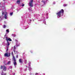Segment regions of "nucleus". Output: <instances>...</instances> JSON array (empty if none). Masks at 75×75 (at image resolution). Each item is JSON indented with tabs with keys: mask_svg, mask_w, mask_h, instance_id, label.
I'll return each mask as SVG.
<instances>
[{
	"mask_svg": "<svg viewBox=\"0 0 75 75\" xmlns=\"http://www.w3.org/2000/svg\"><path fill=\"white\" fill-rule=\"evenodd\" d=\"M64 10L62 9L60 11L57 13V18H59V17H61V16H62L63 14H64Z\"/></svg>",
	"mask_w": 75,
	"mask_h": 75,
	"instance_id": "nucleus-1",
	"label": "nucleus"
},
{
	"mask_svg": "<svg viewBox=\"0 0 75 75\" xmlns=\"http://www.w3.org/2000/svg\"><path fill=\"white\" fill-rule=\"evenodd\" d=\"M6 40L7 41V43H6L7 45H9L10 43H9V42H8V41H11V39L10 38H8L7 37H6Z\"/></svg>",
	"mask_w": 75,
	"mask_h": 75,
	"instance_id": "nucleus-2",
	"label": "nucleus"
},
{
	"mask_svg": "<svg viewBox=\"0 0 75 75\" xmlns=\"http://www.w3.org/2000/svg\"><path fill=\"white\" fill-rule=\"evenodd\" d=\"M2 14L3 16L4 14L5 18V19H7V12H6V11L4 12H3V11H2Z\"/></svg>",
	"mask_w": 75,
	"mask_h": 75,
	"instance_id": "nucleus-3",
	"label": "nucleus"
},
{
	"mask_svg": "<svg viewBox=\"0 0 75 75\" xmlns=\"http://www.w3.org/2000/svg\"><path fill=\"white\" fill-rule=\"evenodd\" d=\"M13 60L14 61L13 64L16 67V65H17V62H16V60L15 57L13 56Z\"/></svg>",
	"mask_w": 75,
	"mask_h": 75,
	"instance_id": "nucleus-4",
	"label": "nucleus"
},
{
	"mask_svg": "<svg viewBox=\"0 0 75 75\" xmlns=\"http://www.w3.org/2000/svg\"><path fill=\"white\" fill-rule=\"evenodd\" d=\"M33 0H31L30 2L28 3V4H29V6H30V7L33 6Z\"/></svg>",
	"mask_w": 75,
	"mask_h": 75,
	"instance_id": "nucleus-5",
	"label": "nucleus"
},
{
	"mask_svg": "<svg viewBox=\"0 0 75 75\" xmlns=\"http://www.w3.org/2000/svg\"><path fill=\"white\" fill-rule=\"evenodd\" d=\"M3 69L4 71H6L7 70V67L5 66L4 65L1 66V69Z\"/></svg>",
	"mask_w": 75,
	"mask_h": 75,
	"instance_id": "nucleus-6",
	"label": "nucleus"
},
{
	"mask_svg": "<svg viewBox=\"0 0 75 75\" xmlns=\"http://www.w3.org/2000/svg\"><path fill=\"white\" fill-rule=\"evenodd\" d=\"M5 57H9L10 56V53H6L4 54Z\"/></svg>",
	"mask_w": 75,
	"mask_h": 75,
	"instance_id": "nucleus-7",
	"label": "nucleus"
},
{
	"mask_svg": "<svg viewBox=\"0 0 75 75\" xmlns=\"http://www.w3.org/2000/svg\"><path fill=\"white\" fill-rule=\"evenodd\" d=\"M30 64H31V63L29 62L28 64V66H29V68L30 70H31V68L30 67Z\"/></svg>",
	"mask_w": 75,
	"mask_h": 75,
	"instance_id": "nucleus-8",
	"label": "nucleus"
},
{
	"mask_svg": "<svg viewBox=\"0 0 75 75\" xmlns=\"http://www.w3.org/2000/svg\"><path fill=\"white\" fill-rule=\"evenodd\" d=\"M19 61L20 63H23V60L22 59H19Z\"/></svg>",
	"mask_w": 75,
	"mask_h": 75,
	"instance_id": "nucleus-9",
	"label": "nucleus"
},
{
	"mask_svg": "<svg viewBox=\"0 0 75 75\" xmlns=\"http://www.w3.org/2000/svg\"><path fill=\"white\" fill-rule=\"evenodd\" d=\"M7 46H6V51H7L8 50V48H9V45H7Z\"/></svg>",
	"mask_w": 75,
	"mask_h": 75,
	"instance_id": "nucleus-10",
	"label": "nucleus"
},
{
	"mask_svg": "<svg viewBox=\"0 0 75 75\" xmlns=\"http://www.w3.org/2000/svg\"><path fill=\"white\" fill-rule=\"evenodd\" d=\"M17 4H20V0H18V1H17Z\"/></svg>",
	"mask_w": 75,
	"mask_h": 75,
	"instance_id": "nucleus-11",
	"label": "nucleus"
},
{
	"mask_svg": "<svg viewBox=\"0 0 75 75\" xmlns=\"http://www.w3.org/2000/svg\"><path fill=\"white\" fill-rule=\"evenodd\" d=\"M13 48H14L13 51H14V52H16V46H15Z\"/></svg>",
	"mask_w": 75,
	"mask_h": 75,
	"instance_id": "nucleus-12",
	"label": "nucleus"
},
{
	"mask_svg": "<svg viewBox=\"0 0 75 75\" xmlns=\"http://www.w3.org/2000/svg\"><path fill=\"white\" fill-rule=\"evenodd\" d=\"M11 64V61H10L8 62V63H7V64L8 65H10Z\"/></svg>",
	"mask_w": 75,
	"mask_h": 75,
	"instance_id": "nucleus-13",
	"label": "nucleus"
},
{
	"mask_svg": "<svg viewBox=\"0 0 75 75\" xmlns=\"http://www.w3.org/2000/svg\"><path fill=\"white\" fill-rule=\"evenodd\" d=\"M2 71V73L1 74L2 75H6V74L4 73H3V71Z\"/></svg>",
	"mask_w": 75,
	"mask_h": 75,
	"instance_id": "nucleus-14",
	"label": "nucleus"
},
{
	"mask_svg": "<svg viewBox=\"0 0 75 75\" xmlns=\"http://www.w3.org/2000/svg\"><path fill=\"white\" fill-rule=\"evenodd\" d=\"M42 4H45V2L44 1H42Z\"/></svg>",
	"mask_w": 75,
	"mask_h": 75,
	"instance_id": "nucleus-15",
	"label": "nucleus"
},
{
	"mask_svg": "<svg viewBox=\"0 0 75 75\" xmlns=\"http://www.w3.org/2000/svg\"><path fill=\"white\" fill-rule=\"evenodd\" d=\"M35 75H41V74H40V73H36L35 74Z\"/></svg>",
	"mask_w": 75,
	"mask_h": 75,
	"instance_id": "nucleus-16",
	"label": "nucleus"
},
{
	"mask_svg": "<svg viewBox=\"0 0 75 75\" xmlns=\"http://www.w3.org/2000/svg\"><path fill=\"white\" fill-rule=\"evenodd\" d=\"M6 31L7 33H8L9 32V30H8V29L6 30Z\"/></svg>",
	"mask_w": 75,
	"mask_h": 75,
	"instance_id": "nucleus-17",
	"label": "nucleus"
},
{
	"mask_svg": "<svg viewBox=\"0 0 75 75\" xmlns=\"http://www.w3.org/2000/svg\"><path fill=\"white\" fill-rule=\"evenodd\" d=\"M11 54L13 56V57H14V54H13V52H12Z\"/></svg>",
	"mask_w": 75,
	"mask_h": 75,
	"instance_id": "nucleus-18",
	"label": "nucleus"
},
{
	"mask_svg": "<svg viewBox=\"0 0 75 75\" xmlns=\"http://www.w3.org/2000/svg\"><path fill=\"white\" fill-rule=\"evenodd\" d=\"M63 6H64V7H65V6H67V5L66 4H64L63 5Z\"/></svg>",
	"mask_w": 75,
	"mask_h": 75,
	"instance_id": "nucleus-19",
	"label": "nucleus"
},
{
	"mask_svg": "<svg viewBox=\"0 0 75 75\" xmlns=\"http://www.w3.org/2000/svg\"><path fill=\"white\" fill-rule=\"evenodd\" d=\"M6 25H4L3 28H6Z\"/></svg>",
	"mask_w": 75,
	"mask_h": 75,
	"instance_id": "nucleus-20",
	"label": "nucleus"
},
{
	"mask_svg": "<svg viewBox=\"0 0 75 75\" xmlns=\"http://www.w3.org/2000/svg\"><path fill=\"white\" fill-rule=\"evenodd\" d=\"M13 12H12L11 13H10V14L11 16H12V15H13Z\"/></svg>",
	"mask_w": 75,
	"mask_h": 75,
	"instance_id": "nucleus-21",
	"label": "nucleus"
},
{
	"mask_svg": "<svg viewBox=\"0 0 75 75\" xmlns=\"http://www.w3.org/2000/svg\"><path fill=\"white\" fill-rule=\"evenodd\" d=\"M9 68L10 69H12V66H10Z\"/></svg>",
	"mask_w": 75,
	"mask_h": 75,
	"instance_id": "nucleus-22",
	"label": "nucleus"
},
{
	"mask_svg": "<svg viewBox=\"0 0 75 75\" xmlns=\"http://www.w3.org/2000/svg\"><path fill=\"white\" fill-rule=\"evenodd\" d=\"M12 36H13V37H15L16 36V35L12 34Z\"/></svg>",
	"mask_w": 75,
	"mask_h": 75,
	"instance_id": "nucleus-23",
	"label": "nucleus"
},
{
	"mask_svg": "<svg viewBox=\"0 0 75 75\" xmlns=\"http://www.w3.org/2000/svg\"><path fill=\"white\" fill-rule=\"evenodd\" d=\"M53 4H55V2H53Z\"/></svg>",
	"mask_w": 75,
	"mask_h": 75,
	"instance_id": "nucleus-24",
	"label": "nucleus"
},
{
	"mask_svg": "<svg viewBox=\"0 0 75 75\" xmlns=\"http://www.w3.org/2000/svg\"><path fill=\"white\" fill-rule=\"evenodd\" d=\"M16 45L17 47H18V46H19V45H17V43H16Z\"/></svg>",
	"mask_w": 75,
	"mask_h": 75,
	"instance_id": "nucleus-25",
	"label": "nucleus"
},
{
	"mask_svg": "<svg viewBox=\"0 0 75 75\" xmlns=\"http://www.w3.org/2000/svg\"><path fill=\"white\" fill-rule=\"evenodd\" d=\"M22 6H23V7H24V4H23L22 5Z\"/></svg>",
	"mask_w": 75,
	"mask_h": 75,
	"instance_id": "nucleus-26",
	"label": "nucleus"
},
{
	"mask_svg": "<svg viewBox=\"0 0 75 75\" xmlns=\"http://www.w3.org/2000/svg\"><path fill=\"white\" fill-rule=\"evenodd\" d=\"M25 63L27 64V60H25Z\"/></svg>",
	"mask_w": 75,
	"mask_h": 75,
	"instance_id": "nucleus-27",
	"label": "nucleus"
},
{
	"mask_svg": "<svg viewBox=\"0 0 75 75\" xmlns=\"http://www.w3.org/2000/svg\"><path fill=\"white\" fill-rule=\"evenodd\" d=\"M29 10L30 11H31V10L30 9V8H29Z\"/></svg>",
	"mask_w": 75,
	"mask_h": 75,
	"instance_id": "nucleus-28",
	"label": "nucleus"
},
{
	"mask_svg": "<svg viewBox=\"0 0 75 75\" xmlns=\"http://www.w3.org/2000/svg\"><path fill=\"white\" fill-rule=\"evenodd\" d=\"M16 58H18V55H17V56H16Z\"/></svg>",
	"mask_w": 75,
	"mask_h": 75,
	"instance_id": "nucleus-29",
	"label": "nucleus"
},
{
	"mask_svg": "<svg viewBox=\"0 0 75 75\" xmlns=\"http://www.w3.org/2000/svg\"><path fill=\"white\" fill-rule=\"evenodd\" d=\"M16 41L18 42V40H16Z\"/></svg>",
	"mask_w": 75,
	"mask_h": 75,
	"instance_id": "nucleus-30",
	"label": "nucleus"
},
{
	"mask_svg": "<svg viewBox=\"0 0 75 75\" xmlns=\"http://www.w3.org/2000/svg\"><path fill=\"white\" fill-rule=\"evenodd\" d=\"M26 70L27 69H25V70L24 71H26Z\"/></svg>",
	"mask_w": 75,
	"mask_h": 75,
	"instance_id": "nucleus-31",
	"label": "nucleus"
},
{
	"mask_svg": "<svg viewBox=\"0 0 75 75\" xmlns=\"http://www.w3.org/2000/svg\"><path fill=\"white\" fill-rule=\"evenodd\" d=\"M44 23H45V21L43 22Z\"/></svg>",
	"mask_w": 75,
	"mask_h": 75,
	"instance_id": "nucleus-32",
	"label": "nucleus"
},
{
	"mask_svg": "<svg viewBox=\"0 0 75 75\" xmlns=\"http://www.w3.org/2000/svg\"><path fill=\"white\" fill-rule=\"evenodd\" d=\"M30 21H31V20H30Z\"/></svg>",
	"mask_w": 75,
	"mask_h": 75,
	"instance_id": "nucleus-33",
	"label": "nucleus"
},
{
	"mask_svg": "<svg viewBox=\"0 0 75 75\" xmlns=\"http://www.w3.org/2000/svg\"><path fill=\"white\" fill-rule=\"evenodd\" d=\"M26 67H27V66H26Z\"/></svg>",
	"mask_w": 75,
	"mask_h": 75,
	"instance_id": "nucleus-34",
	"label": "nucleus"
},
{
	"mask_svg": "<svg viewBox=\"0 0 75 75\" xmlns=\"http://www.w3.org/2000/svg\"><path fill=\"white\" fill-rule=\"evenodd\" d=\"M4 1V0H3Z\"/></svg>",
	"mask_w": 75,
	"mask_h": 75,
	"instance_id": "nucleus-35",
	"label": "nucleus"
},
{
	"mask_svg": "<svg viewBox=\"0 0 75 75\" xmlns=\"http://www.w3.org/2000/svg\"><path fill=\"white\" fill-rule=\"evenodd\" d=\"M25 29H27V28H25Z\"/></svg>",
	"mask_w": 75,
	"mask_h": 75,
	"instance_id": "nucleus-36",
	"label": "nucleus"
}]
</instances>
